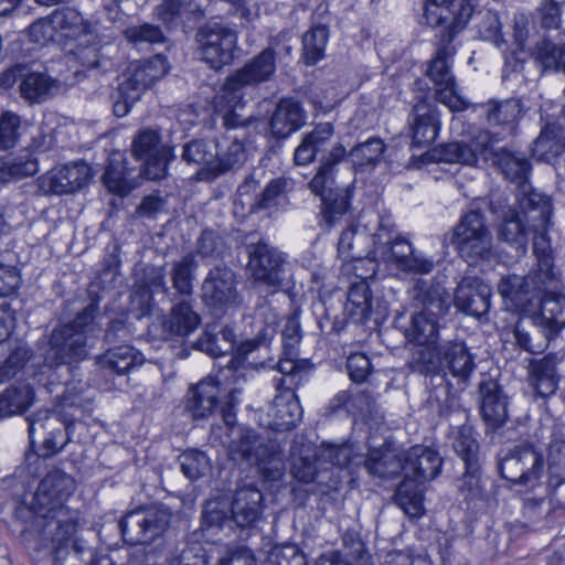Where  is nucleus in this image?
<instances>
[{"label":"nucleus","mask_w":565,"mask_h":565,"mask_svg":"<svg viewBox=\"0 0 565 565\" xmlns=\"http://www.w3.org/2000/svg\"><path fill=\"white\" fill-rule=\"evenodd\" d=\"M51 22L61 38L79 39L93 33V25L74 8L56 9L51 13Z\"/></svg>","instance_id":"nucleus-41"},{"label":"nucleus","mask_w":565,"mask_h":565,"mask_svg":"<svg viewBox=\"0 0 565 565\" xmlns=\"http://www.w3.org/2000/svg\"><path fill=\"white\" fill-rule=\"evenodd\" d=\"M131 152L143 161V174L150 180L164 179L169 163L177 158L173 147L162 143L160 131L153 128L138 131L131 143Z\"/></svg>","instance_id":"nucleus-12"},{"label":"nucleus","mask_w":565,"mask_h":565,"mask_svg":"<svg viewBox=\"0 0 565 565\" xmlns=\"http://www.w3.org/2000/svg\"><path fill=\"white\" fill-rule=\"evenodd\" d=\"M516 344L532 354L543 352L555 334L533 317L531 321H518L513 330Z\"/></svg>","instance_id":"nucleus-38"},{"label":"nucleus","mask_w":565,"mask_h":565,"mask_svg":"<svg viewBox=\"0 0 565 565\" xmlns=\"http://www.w3.org/2000/svg\"><path fill=\"white\" fill-rule=\"evenodd\" d=\"M170 514L162 509L150 507L128 512L119 522L124 541L129 545L150 544L167 530Z\"/></svg>","instance_id":"nucleus-14"},{"label":"nucleus","mask_w":565,"mask_h":565,"mask_svg":"<svg viewBox=\"0 0 565 565\" xmlns=\"http://www.w3.org/2000/svg\"><path fill=\"white\" fill-rule=\"evenodd\" d=\"M202 525L206 529L232 531L235 526L231 508L223 501L209 500L202 511Z\"/></svg>","instance_id":"nucleus-54"},{"label":"nucleus","mask_w":565,"mask_h":565,"mask_svg":"<svg viewBox=\"0 0 565 565\" xmlns=\"http://www.w3.org/2000/svg\"><path fill=\"white\" fill-rule=\"evenodd\" d=\"M461 7L470 9L469 20L475 12V0H427L424 19L429 26H441L448 21H454Z\"/></svg>","instance_id":"nucleus-43"},{"label":"nucleus","mask_w":565,"mask_h":565,"mask_svg":"<svg viewBox=\"0 0 565 565\" xmlns=\"http://www.w3.org/2000/svg\"><path fill=\"white\" fill-rule=\"evenodd\" d=\"M333 135V124H317L302 135L294 152L297 166H308L318 159L316 173L308 188L321 200V222L328 230L334 227L349 212L352 196L349 186H340L337 182L340 163L345 158V147L335 142L329 149Z\"/></svg>","instance_id":"nucleus-1"},{"label":"nucleus","mask_w":565,"mask_h":565,"mask_svg":"<svg viewBox=\"0 0 565 565\" xmlns=\"http://www.w3.org/2000/svg\"><path fill=\"white\" fill-rule=\"evenodd\" d=\"M535 57L544 70L565 72V43L556 45L551 41L544 40L536 45Z\"/></svg>","instance_id":"nucleus-60"},{"label":"nucleus","mask_w":565,"mask_h":565,"mask_svg":"<svg viewBox=\"0 0 565 565\" xmlns=\"http://www.w3.org/2000/svg\"><path fill=\"white\" fill-rule=\"evenodd\" d=\"M216 141L192 139L182 147L181 160L200 169L211 168L217 156Z\"/></svg>","instance_id":"nucleus-49"},{"label":"nucleus","mask_w":565,"mask_h":565,"mask_svg":"<svg viewBox=\"0 0 565 565\" xmlns=\"http://www.w3.org/2000/svg\"><path fill=\"white\" fill-rule=\"evenodd\" d=\"M521 114L519 99L509 98L504 100L491 99L487 104V120L491 125H509L514 122Z\"/></svg>","instance_id":"nucleus-56"},{"label":"nucleus","mask_w":565,"mask_h":565,"mask_svg":"<svg viewBox=\"0 0 565 565\" xmlns=\"http://www.w3.org/2000/svg\"><path fill=\"white\" fill-rule=\"evenodd\" d=\"M404 478L424 483L434 480L443 466L438 451L423 445L411 447L403 455Z\"/></svg>","instance_id":"nucleus-25"},{"label":"nucleus","mask_w":565,"mask_h":565,"mask_svg":"<svg viewBox=\"0 0 565 565\" xmlns=\"http://www.w3.org/2000/svg\"><path fill=\"white\" fill-rule=\"evenodd\" d=\"M385 150V145L380 138L372 137L364 142L354 146L350 151L345 149V159L353 166L364 168L375 164Z\"/></svg>","instance_id":"nucleus-53"},{"label":"nucleus","mask_w":565,"mask_h":565,"mask_svg":"<svg viewBox=\"0 0 565 565\" xmlns=\"http://www.w3.org/2000/svg\"><path fill=\"white\" fill-rule=\"evenodd\" d=\"M488 156L507 180L516 186L527 182L532 167L523 153L498 147L497 140L492 137V147L489 148Z\"/></svg>","instance_id":"nucleus-32"},{"label":"nucleus","mask_w":565,"mask_h":565,"mask_svg":"<svg viewBox=\"0 0 565 565\" xmlns=\"http://www.w3.org/2000/svg\"><path fill=\"white\" fill-rule=\"evenodd\" d=\"M92 178L90 167L75 162L52 169L41 179V189L49 194H71L85 186Z\"/></svg>","instance_id":"nucleus-24"},{"label":"nucleus","mask_w":565,"mask_h":565,"mask_svg":"<svg viewBox=\"0 0 565 565\" xmlns=\"http://www.w3.org/2000/svg\"><path fill=\"white\" fill-rule=\"evenodd\" d=\"M445 239L469 265L489 262L494 257L492 235L480 206L465 213L451 232L445 235Z\"/></svg>","instance_id":"nucleus-7"},{"label":"nucleus","mask_w":565,"mask_h":565,"mask_svg":"<svg viewBox=\"0 0 565 565\" xmlns=\"http://www.w3.org/2000/svg\"><path fill=\"white\" fill-rule=\"evenodd\" d=\"M449 439L454 451L461 458L463 465L481 462L479 444L473 436L471 426L462 425L454 428Z\"/></svg>","instance_id":"nucleus-48"},{"label":"nucleus","mask_w":565,"mask_h":565,"mask_svg":"<svg viewBox=\"0 0 565 565\" xmlns=\"http://www.w3.org/2000/svg\"><path fill=\"white\" fill-rule=\"evenodd\" d=\"M278 394L268 408V427L276 431H285L295 428L302 419V407L295 394L300 385L289 387L280 385V376L274 380Z\"/></svg>","instance_id":"nucleus-20"},{"label":"nucleus","mask_w":565,"mask_h":565,"mask_svg":"<svg viewBox=\"0 0 565 565\" xmlns=\"http://www.w3.org/2000/svg\"><path fill=\"white\" fill-rule=\"evenodd\" d=\"M372 236V254L397 269L414 250L413 245L398 235L390 215L377 216V228Z\"/></svg>","instance_id":"nucleus-16"},{"label":"nucleus","mask_w":565,"mask_h":565,"mask_svg":"<svg viewBox=\"0 0 565 565\" xmlns=\"http://www.w3.org/2000/svg\"><path fill=\"white\" fill-rule=\"evenodd\" d=\"M364 466L370 475L383 479L404 473L403 457L401 458L392 451L371 454L364 460Z\"/></svg>","instance_id":"nucleus-52"},{"label":"nucleus","mask_w":565,"mask_h":565,"mask_svg":"<svg viewBox=\"0 0 565 565\" xmlns=\"http://www.w3.org/2000/svg\"><path fill=\"white\" fill-rule=\"evenodd\" d=\"M54 81L44 73L28 72L19 84L21 97L30 104H41L51 96Z\"/></svg>","instance_id":"nucleus-47"},{"label":"nucleus","mask_w":565,"mask_h":565,"mask_svg":"<svg viewBox=\"0 0 565 565\" xmlns=\"http://www.w3.org/2000/svg\"><path fill=\"white\" fill-rule=\"evenodd\" d=\"M75 488L72 476L54 469L40 481L31 502L34 514L45 520L41 542L50 550L53 565H62L70 557L77 559L86 551L77 539H73L76 516L65 507Z\"/></svg>","instance_id":"nucleus-2"},{"label":"nucleus","mask_w":565,"mask_h":565,"mask_svg":"<svg viewBox=\"0 0 565 565\" xmlns=\"http://www.w3.org/2000/svg\"><path fill=\"white\" fill-rule=\"evenodd\" d=\"M437 371L430 375L427 403L440 416L449 414L459 392L477 369L476 354L463 340H449L436 348Z\"/></svg>","instance_id":"nucleus-3"},{"label":"nucleus","mask_w":565,"mask_h":565,"mask_svg":"<svg viewBox=\"0 0 565 565\" xmlns=\"http://www.w3.org/2000/svg\"><path fill=\"white\" fill-rule=\"evenodd\" d=\"M171 301L173 305L161 321L162 334L166 339L183 341L200 327L201 317L192 299L171 298Z\"/></svg>","instance_id":"nucleus-26"},{"label":"nucleus","mask_w":565,"mask_h":565,"mask_svg":"<svg viewBox=\"0 0 565 565\" xmlns=\"http://www.w3.org/2000/svg\"><path fill=\"white\" fill-rule=\"evenodd\" d=\"M265 565H307V558L297 545L281 544L268 552Z\"/></svg>","instance_id":"nucleus-62"},{"label":"nucleus","mask_w":565,"mask_h":565,"mask_svg":"<svg viewBox=\"0 0 565 565\" xmlns=\"http://www.w3.org/2000/svg\"><path fill=\"white\" fill-rule=\"evenodd\" d=\"M544 292L537 320L556 335L565 327V296Z\"/></svg>","instance_id":"nucleus-45"},{"label":"nucleus","mask_w":565,"mask_h":565,"mask_svg":"<svg viewBox=\"0 0 565 565\" xmlns=\"http://www.w3.org/2000/svg\"><path fill=\"white\" fill-rule=\"evenodd\" d=\"M111 50V45L96 40L79 42L72 50V55L78 65L76 74L93 73L99 75L111 72L115 67L110 56Z\"/></svg>","instance_id":"nucleus-30"},{"label":"nucleus","mask_w":565,"mask_h":565,"mask_svg":"<svg viewBox=\"0 0 565 565\" xmlns=\"http://www.w3.org/2000/svg\"><path fill=\"white\" fill-rule=\"evenodd\" d=\"M143 362L142 353L127 344L111 348L97 359V364L105 374L119 376L128 374Z\"/></svg>","instance_id":"nucleus-37"},{"label":"nucleus","mask_w":565,"mask_h":565,"mask_svg":"<svg viewBox=\"0 0 565 565\" xmlns=\"http://www.w3.org/2000/svg\"><path fill=\"white\" fill-rule=\"evenodd\" d=\"M248 269L255 282L278 289L285 276V256L264 241L247 246Z\"/></svg>","instance_id":"nucleus-15"},{"label":"nucleus","mask_w":565,"mask_h":565,"mask_svg":"<svg viewBox=\"0 0 565 565\" xmlns=\"http://www.w3.org/2000/svg\"><path fill=\"white\" fill-rule=\"evenodd\" d=\"M124 36L135 46L163 43L166 40L160 26L150 23L130 25L124 30Z\"/></svg>","instance_id":"nucleus-61"},{"label":"nucleus","mask_w":565,"mask_h":565,"mask_svg":"<svg viewBox=\"0 0 565 565\" xmlns=\"http://www.w3.org/2000/svg\"><path fill=\"white\" fill-rule=\"evenodd\" d=\"M441 316H433L429 312L420 311L412 316L411 327L406 335L419 345L435 342L438 334V319Z\"/></svg>","instance_id":"nucleus-51"},{"label":"nucleus","mask_w":565,"mask_h":565,"mask_svg":"<svg viewBox=\"0 0 565 565\" xmlns=\"http://www.w3.org/2000/svg\"><path fill=\"white\" fill-rule=\"evenodd\" d=\"M547 225L544 230L535 231L533 236V252L536 257L537 268L534 270L543 276V279H548L553 284L557 280V274L554 271V257L551 247L550 238L547 237Z\"/></svg>","instance_id":"nucleus-46"},{"label":"nucleus","mask_w":565,"mask_h":565,"mask_svg":"<svg viewBox=\"0 0 565 565\" xmlns=\"http://www.w3.org/2000/svg\"><path fill=\"white\" fill-rule=\"evenodd\" d=\"M457 490L467 502L484 498V488L481 483V462L465 465V472L457 480Z\"/></svg>","instance_id":"nucleus-55"},{"label":"nucleus","mask_w":565,"mask_h":565,"mask_svg":"<svg viewBox=\"0 0 565 565\" xmlns=\"http://www.w3.org/2000/svg\"><path fill=\"white\" fill-rule=\"evenodd\" d=\"M491 288L478 277H463L454 295L457 309L466 315L477 318L486 315L490 309Z\"/></svg>","instance_id":"nucleus-28"},{"label":"nucleus","mask_w":565,"mask_h":565,"mask_svg":"<svg viewBox=\"0 0 565 565\" xmlns=\"http://www.w3.org/2000/svg\"><path fill=\"white\" fill-rule=\"evenodd\" d=\"M302 340V329L299 312L290 313L281 330L282 351L276 365L280 374V385H302L309 381L315 364L309 359H299V344Z\"/></svg>","instance_id":"nucleus-10"},{"label":"nucleus","mask_w":565,"mask_h":565,"mask_svg":"<svg viewBox=\"0 0 565 565\" xmlns=\"http://www.w3.org/2000/svg\"><path fill=\"white\" fill-rule=\"evenodd\" d=\"M409 297L423 311L433 316H445L450 306L446 288L435 280L417 279L408 290Z\"/></svg>","instance_id":"nucleus-34"},{"label":"nucleus","mask_w":565,"mask_h":565,"mask_svg":"<svg viewBox=\"0 0 565 565\" xmlns=\"http://www.w3.org/2000/svg\"><path fill=\"white\" fill-rule=\"evenodd\" d=\"M230 458L235 462L256 465L268 480H279L285 471L280 445L260 437L253 429H241L228 447Z\"/></svg>","instance_id":"nucleus-8"},{"label":"nucleus","mask_w":565,"mask_h":565,"mask_svg":"<svg viewBox=\"0 0 565 565\" xmlns=\"http://www.w3.org/2000/svg\"><path fill=\"white\" fill-rule=\"evenodd\" d=\"M38 172V162L33 159L4 158L0 160V182L7 183Z\"/></svg>","instance_id":"nucleus-58"},{"label":"nucleus","mask_w":565,"mask_h":565,"mask_svg":"<svg viewBox=\"0 0 565 565\" xmlns=\"http://www.w3.org/2000/svg\"><path fill=\"white\" fill-rule=\"evenodd\" d=\"M394 501L409 518L422 516L424 508L420 483L404 478L395 491Z\"/></svg>","instance_id":"nucleus-50"},{"label":"nucleus","mask_w":565,"mask_h":565,"mask_svg":"<svg viewBox=\"0 0 565 565\" xmlns=\"http://www.w3.org/2000/svg\"><path fill=\"white\" fill-rule=\"evenodd\" d=\"M234 271L226 266L210 269L202 282V300L211 309L222 310L238 303Z\"/></svg>","instance_id":"nucleus-17"},{"label":"nucleus","mask_w":565,"mask_h":565,"mask_svg":"<svg viewBox=\"0 0 565 565\" xmlns=\"http://www.w3.org/2000/svg\"><path fill=\"white\" fill-rule=\"evenodd\" d=\"M518 209L529 228L540 231L551 224L552 202L550 196L535 191L529 182L518 186Z\"/></svg>","instance_id":"nucleus-27"},{"label":"nucleus","mask_w":565,"mask_h":565,"mask_svg":"<svg viewBox=\"0 0 565 565\" xmlns=\"http://www.w3.org/2000/svg\"><path fill=\"white\" fill-rule=\"evenodd\" d=\"M236 337L233 328L220 322L205 326L201 337L191 343L195 349L216 358L231 353L234 350Z\"/></svg>","instance_id":"nucleus-35"},{"label":"nucleus","mask_w":565,"mask_h":565,"mask_svg":"<svg viewBox=\"0 0 565 565\" xmlns=\"http://www.w3.org/2000/svg\"><path fill=\"white\" fill-rule=\"evenodd\" d=\"M489 209L493 214L503 220L499 228V238L507 243L515 244L516 249L524 250L526 244V222L520 213L510 206H503L501 202L494 201H490Z\"/></svg>","instance_id":"nucleus-36"},{"label":"nucleus","mask_w":565,"mask_h":565,"mask_svg":"<svg viewBox=\"0 0 565 565\" xmlns=\"http://www.w3.org/2000/svg\"><path fill=\"white\" fill-rule=\"evenodd\" d=\"M220 387L213 377H206L199 382L189 392L186 411L194 418H204L211 415L218 403Z\"/></svg>","instance_id":"nucleus-39"},{"label":"nucleus","mask_w":565,"mask_h":565,"mask_svg":"<svg viewBox=\"0 0 565 565\" xmlns=\"http://www.w3.org/2000/svg\"><path fill=\"white\" fill-rule=\"evenodd\" d=\"M409 117L412 145L417 148L431 145L438 136L440 119L438 108L428 102L427 94L417 97Z\"/></svg>","instance_id":"nucleus-21"},{"label":"nucleus","mask_w":565,"mask_h":565,"mask_svg":"<svg viewBox=\"0 0 565 565\" xmlns=\"http://www.w3.org/2000/svg\"><path fill=\"white\" fill-rule=\"evenodd\" d=\"M198 267L193 253H188L181 259L172 263L170 270V279L174 290L172 298L192 299L193 280Z\"/></svg>","instance_id":"nucleus-42"},{"label":"nucleus","mask_w":565,"mask_h":565,"mask_svg":"<svg viewBox=\"0 0 565 565\" xmlns=\"http://www.w3.org/2000/svg\"><path fill=\"white\" fill-rule=\"evenodd\" d=\"M29 427L30 445L34 449L36 439L43 437L49 430L55 429V433L61 427V419L55 413L47 409H41L26 418Z\"/></svg>","instance_id":"nucleus-57"},{"label":"nucleus","mask_w":565,"mask_h":565,"mask_svg":"<svg viewBox=\"0 0 565 565\" xmlns=\"http://www.w3.org/2000/svg\"><path fill=\"white\" fill-rule=\"evenodd\" d=\"M179 462L183 475L194 481L204 477L211 469L210 459L200 450H186L179 456Z\"/></svg>","instance_id":"nucleus-59"},{"label":"nucleus","mask_w":565,"mask_h":565,"mask_svg":"<svg viewBox=\"0 0 565 565\" xmlns=\"http://www.w3.org/2000/svg\"><path fill=\"white\" fill-rule=\"evenodd\" d=\"M563 360L558 353H548L540 359H531L527 366V383L536 397L543 399L555 394L559 375L557 365Z\"/></svg>","instance_id":"nucleus-29"},{"label":"nucleus","mask_w":565,"mask_h":565,"mask_svg":"<svg viewBox=\"0 0 565 565\" xmlns=\"http://www.w3.org/2000/svg\"><path fill=\"white\" fill-rule=\"evenodd\" d=\"M320 10L326 13L327 7H318L312 15L311 28L302 36V55L307 65H313L323 57L329 39L328 23L318 18Z\"/></svg>","instance_id":"nucleus-40"},{"label":"nucleus","mask_w":565,"mask_h":565,"mask_svg":"<svg viewBox=\"0 0 565 565\" xmlns=\"http://www.w3.org/2000/svg\"><path fill=\"white\" fill-rule=\"evenodd\" d=\"M195 53L200 61L214 71L231 65L238 50V32L223 21L210 20L194 34Z\"/></svg>","instance_id":"nucleus-9"},{"label":"nucleus","mask_w":565,"mask_h":565,"mask_svg":"<svg viewBox=\"0 0 565 565\" xmlns=\"http://www.w3.org/2000/svg\"><path fill=\"white\" fill-rule=\"evenodd\" d=\"M544 459L534 445L522 443L501 450L498 455V469L501 477L518 484H530L539 479Z\"/></svg>","instance_id":"nucleus-13"},{"label":"nucleus","mask_w":565,"mask_h":565,"mask_svg":"<svg viewBox=\"0 0 565 565\" xmlns=\"http://www.w3.org/2000/svg\"><path fill=\"white\" fill-rule=\"evenodd\" d=\"M168 71L167 58L159 54L151 58L131 63L124 73L117 88L110 95L114 115L118 118L128 115L142 94L160 81Z\"/></svg>","instance_id":"nucleus-6"},{"label":"nucleus","mask_w":565,"mask_h":565,"mask_svg":"<svg viewBox=\"0 0 565 565\" xmlns=\"http://www.w3.org/2000/svg\"><path fill=\"white\" fill-rule=\"evenodd\" d=\"M276 73L275 50L269 46L248 60L242 67L228 75L223 85V96L234 105L242 102L246 89L256 88L271 81Z\"/></svg>","instance_id":"nucleus-11"},{"label":"nucleus","mask_w":565,"mask_h":565,"mask_svg":"<svg viewBox=\"0 0 565 565\" xmlns=\"http://www.w3.org/2000/svg\"><path fill=\"white\" fill-rule=\"evenodd\" d=\"M160 290L164 295H170V288L167 286L166 270L163 267H148L145 273V285L138 286L134 291V300L140 299L141 315H148L151 311L152 290Z\"/></svg>","instance_id":"nucleus-44"},{"label":"nucleus","mask_w":565,"mask_h":565,"mask_svg":"<svg viewBox=\"0 0 565 565\" xmlns=\"http://www.w3.org/2000/svg\"><path fill=\"white\" fill-rule=\"evenodd\" d=\"M307 119V113L295 98H282L276 105L269 127L276 138H287L299 130Z\"/></svg>","instance_id":"nucleus-33"},{"label":"nucleus","mask_w":565,"mask_h":565,"mask_svg":"<svg viewBox=\"0 0 565 565\" xmlns=\"http://www.w3.org/2000/svg\"><path fill=\"white\" fill-rule=\"evenodd\" d=\"M492 147V136L488 131H479L470 141L457 140L439 145L433 150L431 157L438 162L475 166L481 158L489 160L488 150Z\"/></svg>","instance_id":"nucleus-18"},{"label":"nucleus","mask_w":565,"mask_h":565,"mask_svg":"<svg viewBox=\"0 0 565 565\" xmlns=\"http://www.w3.org/2000/svg\"><path fill=\"white\" fill-rule=\"evenodd\" d=\"M217 156L211 168L199 169L198 178L211 182L228 172L241 169L247 160V152L237 137H222L216 140Z\"/></svg>","instance_id":"nucleus-22"},{"label":"nucleus","mask_w":565,"mask_h":565,"mask_svg":"<svg viewBox=\"0 0 565 565\" xmlns=\"http://www.w3.org/2000/svg\"><path fill=\"white\" fill-rule=\"evenodd\" d=\"M98 311V301L92 300L73 321L52 331L44 355L47 366L71 365L88 358L90 340L100 331L95 322Z\"/></svg>","instance_id":"nucleus-5"},{"label":"nucleus","mask_w":565,"mask_h":565,"mask_svg":"<svg viewBox=\"0 0 565 565\" xmlns=\"http://www.w3.org/2000/svg\"><path fill=\"white\" fill-rule=\"evenodd\" d=\"M553 282L532 270L526 276L509 275L501 278L498 291L513 309H525L539 292L545 291Z\"/></svg>","instance_id":"nucleus-19"},{"label":"nucleus","mask_w":565,"mask_h":565,"mask_svg":"<svg viewBox=\"0 0 565 565\" xmlns=\"http://www.w3.org/2000/svg\"><path fill=\"white\" fill-rule=\"evenodd\" d=\"M480 415L492 430L502 427L509 417V398L502 386L492 377L483 379L478 385Z\"/></svg>","instance_id":"nucleus-23"},{"label":"nucleus","mask_w":565,"mask_h":565,"mask_svg":"<svg viewBox=\"0 0 565 565\" xmlns=\"http://www.w3.org/2000/svg\"><path fill=\"white\" fill-rule=\"evenodd\" d=\"M459 11L452 22L448 21L441 26H434L437 29L435 34L437 50L425 72L434 84L435 99L451 111H462L469 106L467 99L459 94L456 77L451 71L452 57L456 54L452 42L469 22L470 9L461 7Z\"/></svg>","instance_id":"nucleus-4"},{"label":"nucleus","mask_w":565,"mask_h":565,"mask_svg":"<svg viewBox=\"0 0 565 565\" xmlns=\"http://www.w3.org/2000/svg\"><path fill=\"white\" fill-rule=\"evenodd\" d=\"M548 475L561 478L565 475V438L556 433L548 445Z\"/></svg>","instance_id":"nucleus-64"},{"label":"nucleus","mask_w":565,"mask_h":565,"mask_svg":"<svg viewBox=\"0 0 565 565\" xmlns=\"http://www.w3.org/2000/svg\"><path fill=\"white\" fill-rule=\"evenodd\" d=\"M263 493L254 486L239 487L234 494L231 513L236 527H253L263 516Z\"/></svg>","instance_id":"nucleus-31"},{"label":"nucleus","mask_w":565,"mask_h":565,"mask_svg":"<svg viewBox=\"0 0 565 565\" xmlns=\"http://www.w3.org/2000/svg\"><path fill=\"white\" fill-rule=\"evenodd\" d=\"M276 316L274 313H269L266 317V319L262 322V327L259 328L255 338L241 343V345L237 349L238 353L242 355H246L260 347H267L276 335Z\"/></svg>","instance_id":"nucleus-63"}]
</instances>
